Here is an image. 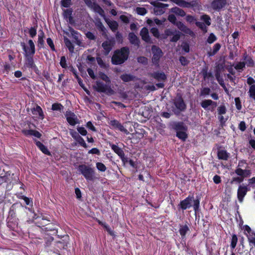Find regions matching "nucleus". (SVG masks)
I'll return each instance as SVG.
<instances>
[{
  "instance_id": "obj_24",
  "label": "nucleus",
  "mask_w": 255,
  "mask_h": 255,
  "mask_svg": "<svg viewBox=\"0 0 255 255\" xmlns=\"http://www.w3.org/2000/svg\"><path fill=\"white\" fill-rule=\"evenodd\" d=\"M56 247L60 250L66 249L68 246V242L62 240L55 242V244Z\"/></svg>"
},
{
  "instance_id": "obj_60",
  "label": "nucleus",
  "mask_w": 255,
  "mask_h": 255,
  "mask_svg": "<svg viewBox=\"0 0 255 255\" xmlns=\"http://www.w3.org/2000/svg\"><path fill=\"white\" fill-rule=\"evenodd\" d=\"M76 141L78 142L83 147L85 148L87 147L84 139L81 136L78 138V139L76 140Z\"/></svg>"
},
{
  "instance_id": "obj_23",
  "label": "nucleus",
  "mask_w": 255,
  "mask_h": 255,
  "mask_svg": "<svg viewBox=\"0 0 255 255\" xmlns=\"http://www.w3.org/2000/svg\"><path fill=\"white\" fill-rule=\"evenodd\" d=\"M35 144L39 149L44 154L46 155H50V152L47 148L39 141L35 140Z\"/></svg>"
},
{
  "instance_id": "obj_1",
  "label": "nucleus",
  "mask_w": 255,
  "mask_h": 255,
  "mask_svg": "<svg viewBox=\"0 0 255 255\" xmlns=\"http://www.w3.org/2000/svg\"><path fill=\"white\" fill-rule=\"evenodd\" d=\"M28 43L29 45V48L26 47L25 43H20V45L25 52V59L24 66L27 68H31L36 74H38L39 70L35 64L33 58V55L35 52V45L33 41L31 39L28 40Z\"/></svg>"
},
{
  "instance_id": "obj_46",
  "label": "nucleus",
  "mask_w": 255,
  "mask_h": 255,
  "mask_svg": "<svg viewBox=\"0 0 255 255\" xmlns=\"http://www.w3.org/2000/svg\"><path fill=\"white\" fill-rule=\"evenodd\" d=\"M96 167L98 170L102 172H104L107 169V167H106V166L101 162H97Z\"/></svg>"
},
{
  "instance_id": "obj_44",
  "label": "nucleus",
  "mask_w": 255,
  "mask_h": 255,
  "mask_svg": "<svg viewBox=\"0 0 255 255\" xmlns=\"http://www.w3.org/2000/svg\"><path fill=\"white\" fill-rule=\"evenodd\" d=\"M72 10L71 9H67L64 11V16L68 18L70 22L72 19Z\"/></svg>"
},
{
  "instance_id": "obj_7",
  "label": "nucleus",
  "mask_w": 255,
  "mask_h": 255,
  "mask_svg": "<svg viewBox=\"0 0 255 255\" xmlns=\"http://www.w3.org/2000/svg\"><path fill=\"white\" fill-rule=\"evenodd\" d=\"M65 116L66 118L67 122L72 126H74L79 123V120L77 116L70 111L66 112Z\"/></svg>"
},
{
  "instance_id": "obj_18",
  "label": "nucleus",
  "mask_w": 255,
  "mask_h": 255,
  "mask_svg": "<svg viewBox=\"0 0 255 255\" xmlns=\"http://www.w3.org/2000/svg\"><path fill=\"white\" fill-rule=\"evenodd\" d=\"M95 25L97 29L101 31V34L103 36H107V30L104 26L102 22L100 19L96 20L95 22Z\"/></svg>"
},
{
  "instance_id": "obj_25",
  "label": "nucleus",
  "mask_w": 255,
  "mask_h": 255,
  "mask_svg": "<svg viewBox=\"0 0 255 255\" xmlns=\"http://www.w3.org/2000/svg\"><path fill=\"white\" fill-rule=\"evenodd\" d=\"M218 157L219 159L227 160L229 158V153L225 150H218L217 153Z\"/></svg>"
},
{
  "instance_id": "obj_3",
  "label": "nucleus",
  "mask_w": 255,
  "mask_h": 255,
  "mask_svg": "<svg viewBox=\"0 0 255 255\" xmlns=\"http://www.w3.org/2000/svg\"><path fill=\"white\" fill-rule=\"evenodd\" d=\"M78 170L87 181H94L98 179L96 176L95 170L89 165L86 164L79 165L78 167Z\"/></svg>"
},
{
  "instance_id": "obj_4",
  "label": "nucleus",
  "mask_w": 255,
  "mask_h": 255,
  "mask_svg": "<svg viewBox=\"0 0 255 255\" xmlns=\"http://www.w3.org/2000/svg\"><path fill=\"white\" fill-rule=\"evenodd\" d=\"M24 211V207L19 203H15L10 207L8 212V218L15 219Z\"/></svg>"
},
{
  "instance_id": "obj_5",
  "label": "nucleus",
  "mask_w": 255,
  "mask_h": 255,
  "mask_svg": "<svg viewBox=\"0 0 255 255\" xmlns=\"http://www.w3.org/2000/svg\"><path fill=\"white\" fill-rule=\"evenodd\" d=\"M193 201V208L195 211V212H197V211L199 209V198H197V199H194L193 197L192 196H189L187 198H186L185 200L182 201L180 202V205L181 208L185 210L188 208H189L191 206V203Z\"/></svg>"
},
{
  "instance_id": "obj_49",
  "label": "nucleus",
  "mask_w": 255,
  "mask_h": 255,
  "mask_svg": "<svg viewBox=\"0 0 255 255\" xmlns=\"http://www.w3.org/2000/svg\"><path fill=\"white\" fill-rule=\"evenodd\" d=\"M173 37L171 39L170 41L172 42H177L180 38L181 32L179 31L176 32L175 34H173Z\"/></svg>"
},
{
  "instance_id": "obj_48",
  "label": "nucleus",
  "mask_w": 255,
  "mask_h": 255,
  "mask_svg": "<svg viewBox=\"0 0 255 255\" xmlns=\"http://www.w3.org/2000/svg\"><path fill=\"white\" fill-rule=\"evenodd\" d=\"M248 240L250 244V245L253 246L255 248V234L249 235Z\"/></svg>"
},
{
  "instance_id": "obj_40",
  "label": "nucleus",
  "mask_w": 255,
  "mask_h": 255,
  "mask_svg": "<svg viewBox=\"0 0 255 255\" xmlns=\"http://www.w3.org/2000/svg\"><path fill=\"white\" fill-rule=\"evenodd\" d=\"M213 103L214 102L211 100H205L201 102V105L203 108L206 109L208 106L212 105Z\"/></svg>"
},
{
  "instance_id": "obj_20",
  "label": "nucleus",
  "mask_w": 255,
  "mask_h": 255,
  "mask_svg": "<svg viewBox=\"0 0 255 255\" xmlns=\"http://www.w3.org/2000/svg\"><path fill=\"white\" fill-rule=\"evenodd\" d=\"M172 127L177 131L186 130V128L183 122H173L172 124Z\"/></svg>"
},
{
  "instance_id": "obj_45",
  "label": "nucleus",
  "mask_w": 255,
  "mask_h": 255,
  "mask_svg": "<svg viewBox=\"0 0 255 255\" xmlns=\"http://www.w3.org/2000/svg\"><path fill=\"white\" fill-rule=\"evenodd\" d=\"M136 12L139 15H144L147 11L144 7H137L136 8Z\"/></svg>"
},
{
  "instance_id": "obj_64",
  "label": "nucleus",
  "mask_w": 255,
  "mask_h": 255,
  "mask_svg": "<svg viewBox=\"0 0 255 255\" xmlns=\"http://www.w3.org/2000/svg\"><path fill=\"white\" fill-rule=\"evenodd\" d=\"M70 135L72 136L73 138H74L76 140L78 139V138L80 136L78 132L74 130H71L70 131Z\"/></svg>"
},
{
  "instance_id": "obj_17",
  "label": "nucleus",
  "mask_w": 255,
  "mask_h": 255,
  "mask_svg": "<svg viewBox=\"0 0 255 255\" xmlns=\"http://www.w3.org/2000/svg\"><path fill=\"white\" fill-rule=\"evenodd\" d=\"M180 30L184 32L186 34L192 35L193 34V31L185 25L182 22L177 21L175 24Z\"/></svg>"
},
{
  "instance_id": "obj_50",
  "label": "nucleus",
  "mask_w": 255,
  "mask_h": 255,
  "mask_svg": "<svg viewBox=\"0 0 255 255\" xmlns=\"http://www.w3.org/2000/svg\"><path fill=\"white\" fill-rule=\"evenodd\" d=\"M147 23L150 26H154L156 23L157 25H159V19L158 18L154 19V21L150 19L147 20Z\"/></svg>"
},
{
  "instance_id": "obj_63",
  "label": "nucleus",
  "mask_w": 255,
  "mask_h": 255,
  "mask_svg": "<svg viewBox=\"0 0 255 255\" xmlns=\"http://www.w3.org/2000/svg\"><path fill=\"white\" fill-rule=\"evenodd\" d=\"M179 61L181 62V64L183 66L187 65L189 63V61L186 59V57L184 56H181L179 58Z\"/></svg>"
},
{
  "instance_id": "obj_61",
  "label": "nucleus",
  "mask_w": 255,
  "mask_h": 255,
  "mask_svg": "<svg viewBox=\"0 0 255 255\" xmlns=\"http://www.w3.org/2000/svg\"><path fill=\"white\" fill-rule=\"evenodd\" d=\"M60 64L63 68H66L67 67L66 60L65 56H62L61 57Z\"/></svg>"
},
{
  "instance_id": "obj_13",
  "label": "nucleus",
  "mask_w": 255,
  "mask_h": 255,
  "mask_svg": "<svg viewBox=\"0 0 255 255\" xmlns=\"http://www.w3.org/2000/svg\"><path fill=\"white\" fill-rule=\"evenodd\" d=\"M128 39L129 40V42L134 46H136L137 48L139 47L140 45V40L137 37V36L133 33L130 32L128 35Z\"/></svg>"
},
{
  "instance_id": "obj_54",
  "label": "nucleus",
  "mask_w": 255,
  "mask_h": 255,
  "mask_svg": "<svg viewBox=\"0 0 255 255\" xmlns=\"http://www.w3.org/2000/svg\"><path fill=\"white\" fill-rule=\"evenodd\" d=\"M29 33L31 37L33 38L37 34L36 28L32 27L29 30Z\"/></svg>"
},
{
  "instance_id": "obj_6",
  "label": "nucleus",
  "mask_w": 255,
  "mask_h": 255,
  "mask_svg": "<svg viewBox=\"0 0 255 255\" xmlns=\"http://www.w3.org/2000/svg\"><path fill=\"white\" fill-rule=\"evenodd\" d=\"M94 89L98 92L105 93L108 95H112L114 91L110 87V84H105L103 82L97 81L96 85L94 86Z\"/></svg>"
},
{
  "instance_id": "obj_33",
  "label": "nucleus",
  "mask_w": 255,
  "mask_h": 255,
  "mask_svg": "<svg viewBox=\"0 0 255 255\" xmlns=\"http://www.w3.org/2000/svg\"><path fill=\"white\" fill-rule=\"evenodd\" d=\"M243 230L244 231V234L247 236V239H248L249 235L255 234V233L252 231L251 228L247 225L244 226Z\"/></svg>"
},
{
  "instance_id": "obj_12",
  "label": "nucleus",
  "mask_w": 255,
  "mask_h": 255,
  "mask_svg": "<svg viewBox=\"0 0 255 255\" xmlns=\"http://www.w3.org/2000/svg\"><path fill=\"white\" fill-rule=\"evenodd\" d=\"M50 224H45V225H43L42 227L38 226L40 227L42 230L45 233L47 234H50L51 235H56L57 233V229L55 227H47Z\"/></svg>"
},
{
  "instance_id": "obj_35",
  "label": "nucleus",
  "mask_w": 255,
  "mask_h": 255,
  "mask_svg": "<svg viewBox=\"0 0 255 255\" xmlns=\"http://www.w3.org/2000/svg\"><path fill=\"white\" fill-rule=\"evenodd\" d=\"M64 107L60 103H54L52 105L51 110L61 112L63 110Z\"/></svg>"
},
{
  "instance_id": "obj_36",
  "label": "nucleus",
  "mask_w": 255,
  "mask_h": 255,
  "mask_svg": "<svg viewBox=\"0 0 255 255\" xmlns=\"http://www.w3.org/2000/svg\"><path fill=\"white\" fill-rule=\"evenodd\" d=\"M221 45L219 43H216L214 46L213 51L208 52L209 56L214 55L220 49Z\"/></svg>"
},
{
  "instance_id": "obj_14",
  "label": "nucleus",
  "mask_w": 255,
  "mask_h": 255,
  "mask_svg": "<svg viewBox=\"0 0 255 255\" xmlns=\"http://www.w3.org/2000/svg\"><path fill=\"white\" fill-rule=\"evenodd\" d=\"M249 189L247 186L240 185L238 190V198L242 202L244 196L246 195Z\"/></svg>"
},
{
  "instance_id": "obj_22",
  "label": "nucleus",
  "mask_w": 255,
  "mask_h": 255,
  "mask_svg": "<svg viewBox=\"0 0 255 255\" xmlns=\"http://www.w3.org/2000/svg\"><path fill=\"white\" fill-rule=\"evenodd\" d=\"M70 31L71 32V34L72 35L74 39L75 40V43L77 45H78L79 46H81L82 44V42L79 38V36H78L79 33L77 31H75V30H74L72 28H71L70 30Z\"/></svg>"
},
{
  "instance_id": "obj_51",
  "label": "nucleus",
  "mask_w": 255,
  "mask_h": 255,
  "mask_svg": "<svg viewBox=\"0 0 255 255\" xmlns=\"http://www.w3.org/2000/svg\"><path fill=\"white\" fill-rule=\"evenodd\" d=\"M196 25L204 32H206L207 31V27L205 26L203 22H196Z\"/></svg>"
},
{
  "instance_id": "obj_53",
  "label": "nucleus",
  "mask_w": 255,
  "mask_h": 255,
  "mask_svg": "<svg viewBox=\"0 0 255 255\" xmlns=\"http://www.w3.org/2000/svg\"><path fill=\"white\" fill-rule=\"evenodd\" d=\"M137 62L144 65H146L148 62L147 58L144 56H140L137 58Z\"/></svg>"
},
{
  "instance_id": "obj_32",
  "label": "nucleus",
  "mask_w": 255,
  "mask_h": 255,
  "mask_svg": "<svg viewBox=\"0 0 255 255\" xmlns=\"http://www.w3.org/2000/svg\"><path fill=\"white\" fill-rule=\"evenodd\" d=\"M111 148L120 157L124 154V151L118 145L113 144L111 145Z\"/></svg>"
},
{
  "instance_id": "obj_30",
  "label": "nucleus",
  "mask_w": 255,
  "mask_h": 255,
  "mask_svg": "<svg viewBox=\"0 0 255 255\" xmlns=\"http://www.w3.org/2000/svg\"><path fill=\"white\" fill-rule=\"evenodd\" d=\"M101 225L103 226V228L107 232L110 236L112 237L113 239L115 238L116 235L113 229L111 228L108 224H101Z\"/></svg>"
},
{
  "instance_id": "obj_42",
  "label": "nucleus",
  "mask_w": 255,
  "mask_h": 255,
  "mask_svg": "<svg viewBox=\"0 0 255 255\" xmlns=\"http://www.w3.org/2000/svg\"><path fill=\"white\" fill-rule=\"evenodd\" d=\"M17 225H18V224H7L6 227H7V230L8 231H15L16 232H18V227H17Z\"/></svg>"
},
{
  "instance_id": "obj_31",
  "label": "nucleus",
  "mask_w": 255,
  "mask_h": 255,
  "mask_svg": "<svg viewBox=\"0 0 255 255\" xmlns=\"http://www.w3.org/2000/svg\"><path fill=\"white\" fill-rule=\"evenodd\" d=\"M189 231V228L186 224H185V225L184 226H181V227L179 230V233L182 239H184L185 238L187 233Z\"/></svg>"
},
{
  "instance_id": "obj_8",
  "label": "nucleus",
  "mask_w": 255,
  "mask_h": 255,
  "mask_svg": "<svg viewBox=\"0 0 255 255\" xmlns=\"http://www.w3.org/2000/svg\"><path fill=\"white\" fill-rule=\"evenodd\" d=\"M174 104L176 109L181 111H184L186 109V105L180 94L178 93L174 100Z\"/></svg>"
},
{
  "instance_id": "obj_43",
  "label": "nucleus",
  "mask_w": 255,
  "mask_h": 255,
  "mask_svg": "<svg viewBox=\"0 0 255 255\" xmlns=\"http://www.w3.org/2000/svg\"><path fill=\"white\" fill-rule=\"evenodd\" d=\"M201 19L208 26L211 24V18L209 16L206 14L203 15L201 16Z\"/></svg>"
},
{
  "instance_id": "obj_57",
  "label": "nucleus",
  "mask_w": 255,
  "mask_h": 255,
  "mask_svg": "<svg viewBox=\"0 0 255 255\" xmlns=\"http://www.w3.org/2000/svg\"><path fill=\"white\" fill-rule=\"evenodd\" d=\"M61 5L64 7H68L71 4V0H62Z\"/></svg>"
},
{
  "instance_id": "obj_37",
  "label": "nucleus",
  "mask_w": 255,
  "mask_h": 255,
  "mask_svg": "<svg viewBox=\"0 0 255 255\" xmlns=\"http://www.w3.org/2000/svg\"><path fill=\"white\" fill-rule=\"evenodd\" d=\"M184 131L185 130L179 131H177V133H176L177 136L179 138L183 140V141L185 140V139L187 137V134L186 133V132Z\"/></svg>"
},
{
  "instance_id": "obj_58",
  "label": "nucleus",
  "mask_w": 255,
  "mask_h": 255,
  "mask_svg": "<svg viewBox=\"0 0 255 255\" xmlns=\"http://www.w3.org/2000/svg\"><path fill=\"white\" fill-rule=\"evenodd\" d=\"M198 4V1L197 0H192L190 2H187L186 7H194L197 6Z\"/></svg>"
},
{
  "instance_id": "obj_41",
  "label": "nucleus",
  "mask_w": 255,
  "mask_h": 255,
  "mask_svg": "<svg viewBox=\"0 0 255 255\" xmlns=\"http://www.w3.org/2000/svg\"><path fill=\"white\" fill-rule=\"evenodd\" d=\"M215 76L220 85H221L223 88H225V85L224 83V80L222 78L220 77V74L218 71H216L215 73Z\"/></svg>"
},
{
  "instance_id": "obj_27",
  "label": "nucleus",
  "mask_w": 255,
  "mask_h": 255,
  "mask_svg": "<svg viewBox=\"0 0 255 255\" xmlns=\"http://www.w3.org/2000/svg\"><path fill=\"white\" fill-rule=\"evenodd\" d=\"M106 22L107 23L110 28L113 31L115 32L118 29L119 25L117 21H110L108 19L106 20Z\"/></svg>"
},
{
  "instance_id": "obj_62",
  "label": "nucleus",
  "mask_w": 255,
  "mask_h": 255,
  "mask_svg": "<svg viewBox=\"0 0 255 255\" xmlns=\"http://www.w3.org/2000/svg\"><path fill=\"white\" fill-rule=\"evenodd\" d=\"M97 61L99 65L102 67V68H105L106 67L105 63L104 62V61L102 60V59L100 57H97Z\"/></svg>"
},
{
  "instance_id": "obj_11",
  "label": "nucleus",
  "mask_w": 255,
  "mask_h": 255,
  "mask_svg": "<svg viewBox=\"0 0 255 255\" xmlns=\"http://www.w3.org/2000/svg\"><path fill=\"white\" fill-rule=\"evenodd\" d=\"M227 3V0H213L211 3L212 8L215 10H220Z\"/></svg>"
},
{
  "instance_id": "obj_26",
  "label": "nucleus",
  "mask_w": 255,
  "mask_h": 255,
  "mask_svg": "<svg viewBox=\"0 0 255 255\" xmlns=\"http://www.w3.org/2000/svg\"><path fill=\"white\" fill-rule=\"evenodd\" d=\"M38 41H37V45L40 48H43L44 44V41L43 40L44 37V33L43 31L41 30L39 31V33L38 35Z\"/></svg>"
},
{
  "instance_id": "obj_59",
  "label": "nucleus",
  "mask_w": 255,
  "mask_h": 255,
  "mask_svg": "<svg viewBox=\"0 0 255 255\" xmlns=\"http://www.w3.org/2000/svg\"><path fill=\"white\" fill-rule=\"evenodd\" d=\"M202 73L204 79L213 77L212 74L211 73H208L207 69H203L202 70Z\"/></svg>"
},
{
  "instance_id": "obj_10",
  "label": "nucleus",
  "mask_w": 255,
  "mask_h": 255,
  "mask_svg": "<svg viewBox=\"0 0 255 255\" xmlns=\"http://www.w3.org/2000/svg\"><path fill=\"white\" fill-rule=\"evenodd\" d=\"M151 51L153 54L152 63L155 66H158L159 65V48L155 45H153L151 47Z\"/></svg>"
},
{
  "instance_id": "obj_38",
  "label": "nucleus",
  "mask_w": 255,
  "mask_h": 255,
  "mask_svg": "<svg viewBox=\"0 0 255 255\" xmlns=\"http://www.w3.org/2000/svg\"><path fill=\"white\" fill-rule=\"evenodd\" d=\"M99 77L102 80H103V81L106 82V83L110 84L111 80H110L109 77L106 74H105V73H104L103 72H100L99 74Z\"/></svg>"
},
{
  "instance_id": "obj_21",
  "label": "nucleus",
  "mask_w": 255,
  "mask_h": 255,
  "mask_svg": "<svg viewBox=\"0 0 255 255\" xmlns=\"http://www.w3.org/2000/svg\"><path fill=\"white\" fill-rule=\"evenodd\" d=\"M120 78L125 82L134 81L137 79L135 76L128 74H124L120 76Z\"/></svg>"
},
{
  "instance_id": "obj_28",
  "label": "nucleus",
  "mask_w": 255,
  "mask_h": 255,
  "mask_svg": "<svg viewBox=\"0 0 255 255\" xmlns=\"http://www.w3.org/2000/svg\"><path fill=\"white\" fill-rule=\"evenodd\" d=\"M171 11L177 15L180 16H184L186 15L185 12L182 9L178 7H174L171 9Z\"/></svg>"
},
{
  "instance_id": "obj_19",
  "label": "nucleus",
  "mask_w": 255,
  "mask_h": 255,
  "mask_svg": "<svg viewBox=\"0 0 255 255\" xmlns=\"http://www.w3.org/2000/svg\"><path fill=\"white\" fill-rule=\"evenodd\" d=\"M102 46L104 49V54L108 55L112 49L111 42L109 41H105L102 44Z\"/></svg>"
},
{
  "instance_id": "obj_56",
  "label": "nucleus",
  "mask_w": 255,
  "mask_h": 255,
  "mask_svg": "<svg viewBox=\"0 0 255 255\" xmlns=\"http://www.w3.org/2000/svg\"><path fill=\"white\" fill-rule=\"evenodd\" d=\"M151 33L153 34L154 36H155L156 38L159 37V33L158 31V30L157 28L155 27H152L150 29Z\"/></svg>"
},
{
  "instance_id": "obj_15",
  "label": "nucleus",
  "mask_w": 255,
  "mask_h": 255,
  "mask_svg": "<svg viewBox=\"0 0 255 255\" xmlns=\"http://www.w3.org/2000/svg\"><path fill=\"white\" fill-rule=\"evenodd\" d=\"M140 35L143 40L147 43H151V39L149 35V32L148 29L144 27L140 31Z\"/></svg>"
},
{
  "instance_id": "obj_55",
  "label": "nucleus",
  "mask_w": 255,
  "mask_h": 255,
  "mask_svg": "<svg viewBox=\"0 0 255 255\" xmlns=\"http://www.w3.org/2000/svg\"><path fill=\"white\" fill-rule=\"evenodd\" d=\"M249 93L250 96L255 99V85H252L250 87Z\"/></svg>"
},
{
  "instance_id": "obj_9",
  "label": "nucleus",
  "mask_w": 255,
  "mask_h": 255,
  "mask_svg": "<svg viewBox=\"0 0 255 255\" xmlns=\"http://www.w3.org/2000/svg\"><path fill=\"white\" fill-rule=\"evenodd\" d=\"M109 125L113 128L118 129L122 132H124L126 134H128L129 132L124 128V127L117 120H111L109 123Z\"/></svg>"
},
{
  "instance_id": "obj_16",
  "label": "nucleus",
  "mask_w": 255,
  "mask_h": 255,
  "mask_svg": "<svg viewBox=\"0 0 255 255\" xmlns=\"http://www.w3.org/2000/svg\"><path fill=\"white\" fill-rule=\"evenodd\" d=\"M31 113L33 115L36 116V117H38L39 119L43 120L44 118V115L41 108L36 105L35 108H33L31 110Z\"/></svg>"
},
{
  "instance_id": "obj_29",
  "label": "nucleus",
  "mask_w": 255,
  "mask_h": 255,
  "mask_svg": "<svg viewBox=\"0 0 255 255\" xmlns=\"http://www.w3.org/2000/svg\"><path fill=\"white\" fill-rule=\"evenodd\" d=\"M64 41L70 52L73 53L74 50V46L71 41L66 37H64Z\"/></svg>"
},
{
  "instance_id": "obj_34",
  "label": "nucleus",
  "mask_w": 255,
  "mask_h": 255,
  "mask_svg": "<svg viewBox=\"0 0 255 255\" xmlns=\"http://www.w3.org/2000/svg\"><path fill=\"white\" fill-rule=\"evenodd\" d=\"M238 241V238L236 235L234 234L231 237V243H230V247L231 249L234 250L236 248Z\"/></svg>"
},
{
  "instance_id": "obj_47",
  "label": "nucleus",
  "mask_w": 255,
  "mask_h": 255,
  "mask_svg": "<svg viewBox=\"0 0 255 255\" xmlns=\"http://www.w3.org/2000/svg\"><path fill=\"white\" fill-rule=\"evenodd\" d=\"M211 92V90L209 88H203L201 90V92L200 95L201 96H204L206 95H208L210 94Z\"/></svg>"
},
{
  "instance_id": "obj_2",
  "label": "nucleus",
  "mask_w": 255,
  "mask_h": 255,
  "mask_svg": "<svg viewBox=\"0 0 255 255\" xmlns=\"http://www.w3.org/2000/svg\"><path fill=\"white\" fill-rule=\"evenodd\" d=\"M129 49L128 47H124L120 50L115 51L112 57V62L114 65H120L124 63L128 58Z\"/></svg>"
},
{
  "instance_id": "obj_52",
  "label": "nucleus",
  "mask_w": 255,
  "mask_h": 255,
  "mask_svg": "<svg viewBox=\"0 0 255 255\" xmlns=\"http://www.w3.org/2000/svg\"><path fill=\"white\" fill-rule=\"evenodd\" d=\"M46 42H47V44L50 47L51 50L53 51H55L56 49L55 48V46L53 43V40L51 39V38H47Z\"/></svg>"
},
{
  "instance_id": "obj_39",
  "label": "nucleus",
  "mask_w": 255,
  "mask_h": 255,
  "mask_svg": "<svg viewBox=\"0 0 255 255\" xmlns=\"http://www.w3.org/2000/svg\"><path fill=\"white\" fill-rule=\"evenodd\" d=\"M171 1L176 3L178 5L181 7H186L187 2L184 0H170Z\"/></svg>"
}]
</instances>
